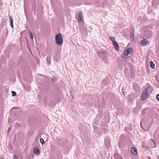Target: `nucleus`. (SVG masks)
Segmentation results:
<instances>
[{
  "instance_id": "obj_1",
  "label": "nucleus",
  "mask_w": 159,
  "mask_h": 159,
  "mask_svg": "<svg viewBox=\"0 0 159 159\" xmlns=\"http://www.w3.org/2000/svg\"><path fill=\"white\" fill-rule=\"evenodd\" d=\"M56 43L57 45H61L63 43V38L61 33L55 35Z\"/></svg>"
},
{
  "instance_id": "obj_2",
  "label": "nucleus",
  "mask_w": 159,
  "mask_h": 159,
  "mask_svg": "<svg viewBox=\"0 0 159 159\" xmlns=\"http://www.w3.org/2000/svg\"><path fill=\"white\" fill-rule=\"evenodd\" d=\"M132 51L133 49L131 48H127V51L124 52V55L122 57L123 58V59H125L126 57H127L129 54H131Z\"/></svg>"
},
{
  "instance_id": "obj_3",
  "label": "nucleus",
  "mask_w": 159,
  "mask_h": 159,
  "mask_svg": "<svg viewBox=\"0 0 159 159\" xmlns=\"http://www.w3.org/2000/svg\"><path fill=\"white\" fill-rule=\"evenodd\" d=\"M148 91L146 89L144 91L141 97L142 100H145L148 96Z\"/></svg>"
},
{
  "instance_id": "obj_4",
  "label": "nucleus",
  "mask_w": 159,
  "mask_h": 159,
  "mask_svg": "<svg viewBox=\"0 0 159 159\" xmlns=\"http://www.w3.org/2000/svg\"><path fill=\"white\" fill-rule=\"evenodd\" d=\"M140 43L143 46L146 45L148 44V41L147 39H143L141 41Z\"/></svg>"
},
{
  "instance_id": "obj_5",
  "label": "nucleus",
  "mask_w": 159,
  "mask_h": 159,
  "mask_svg": "<svg viewBox=\"0 0 159 159\" xmlns=\"http://www.w3.org/2000/svg\"><path fill=\"white\" fill-rule=\"evenodd\" d=\"M113 45L115 47V49L117 51L119 50V46L118 43L116 42H113Z\"/></svg>"
},
{
  "instance_id": "obj_6",
  "label": "nucleus",
  "mask_w": 159,
  "mask_h": 159,
  "mask_svg": "<svg viewBox=\"0 0 159 159\" xmlns=\"http://www.w3.org/2000/svg\"><path fill=\"white\" fill-rule=\"evenodd\" d=\"M78 20L80 22H81L82 21L83 15L81 12H80L78 15Z\"/></svg>"
},
{
  "instance_id": "obj_7",
  "label": "nucleus",
  "mask_w": 159,
  "mask_h": 159,
  "mask_svg": "<svg viewBox=\"0 0 159 159\" xmlns=\"http://www.w3.org/2000/svg\"><path fill=\"white\" fill-rule=\"evenodd\" d=\"M107 53V52L105 50H102V51H97V54L98 55H100L101 54H106Z\"/></svg>"
},
{
  "instance_id": "obj_8",
  "label": "nucleus",
  "mask_w": 159,
  "mask_h": 159,
  "mask_svg": "<svg viewBox=\"0 0 159 159\" xmlns=\"http://www.w3.org/2000/svg\"><path fill=\"white\" fill-rule=\"evenodd\" d=\"M132 152L135 155H137V149L135 148L134 147H132L131 148V149Z\"/></svg>"
},
{
  "instance_id": "obj_9",
  "label": "nucleus",
  "mask_w": 159,
  "mask_h": 159,
  "mask_svg": "<svg viewBox=\"0 0 159 159\" xmlns=\"http://www.w3.org/2000/svg\"><path fill=\"white\" fill-rule=\"evenodd\" d=\"M33 152L35 154L37 155H39V150L38 148H35L34 149Z\"/></svg>"
},
{
  "instance_id": "obj_10",
  "label": "nucleus",
  "mask_w": 159,
  "mask_h": 159,
  "mask_svg": "<svg viewBox=\"0 0 159 159\" xmlns=\"http://www.w3.org/2000/svg\"><path fill=\"white\" fill-rule=\"evenodd\" d=\"M109 39L113 42H113H116L115 41V39L114 37L110 36L109 37Z\"/></svg>"
},
{
  "instance_id": "obj_11",
  "label": "nucleus",
  "mask_w": 159,
  "mask_h": 159,
  "mask_svg": "<svg viewBox=\"0 0 159 159\" xmlns=\"http://www.w3.org/2000/svg\"><path fill=\"white\" fill-rule=\"evenodd\" d=\"M150 66L152 68H154L155 67V64L152 61H151L150 62Z\"/></svg>"
},
{
  "instance_id": "obj_12",
  "label": "nucleus",
  "mask_w": 159,
  "mask_h": 159,
  "mask_svg": "<svg viewBox=\"0 0 159 159\" xmlns=\"http://www.w3.org/2000/svg\"><path fill=\"white\" fill-rule=\"evenodd\" d=\"M29 34L30 38L32 39H33L34 37L32 33H31V30H29Z\"/></svg>"
},
{
  "instance_id": "obj_13",
  "label": "nucleus",
  "mask_w": 159,
  "mask_h": 159,
  "mask_svg": "<svg viewBox=\"0 0 159 159\" xmlns=\"http://www.w3.org/2000/svg\"><path fill=\"white\" fill-rule=\"evenodd\" d=\"M130 37L131 39L134 40V35L133 33H132L130 35Z\"/></svg>"
},
{
  "instance_id": "obj_14",
  "label": "nucleus",
  "mask_w": 159,
  "mask_h": 159,
  "mask_svg": "<svg viewBox=\"0 0 159 159\" xmlns=\"http://www.w3.org/2000/svg\"><path fill=\"white\" fill-rule=\"evenodd\" d=\"M12 95L13 96H16V92L15 91H11Z\"/></svg>"
},
{
  "instance_id": "obj_15",
  "label": "nucleus",
  "mask_w": 159,
  "mask_h": 159,
  "mask_svg": "<svg viewBox=\"0 0 159 159\" xmlns=\"http://www.w3.org/2000/svg\"><path fill=\"white\" fill-rule=\"evenodd\" d=\"M40 142H41V143L43 144H44V140L42 138H40Z\"/></svg>"
},
{
  "instance_id": "obj_16",
  "label": "nucleus",
  "mask_w": 159,
  "mask_h": 159,
  "mask_svg": "<svg viewBox=\"0 0 159 159\" xmlns=\"http://www.w3.org/2000/svg\"><path fill=\"white\" fill-rule=\"evenodd\" d=\"M9 20H10V24L11 23H13V19L10 16L9 17Z\"/></svg>"
},
{
  "instance_id": "obj_17",
  "label": "nucleus",
  "mask_w": 159,
  "mask_h": 159,
  "mask_svg": "<svg viewBox=\"0 0 159 159\" xmlns=\"http://www.w3.org/2000/svg\"><path fill=\"white\" fill-rule=\"evenodd\" d=\"M17 156L16 155H15L13 157V159H17Z\"/></svg>"
},
{
  "instance_id": "obj_18",
  "label": "nucleus",
  "mask_w": 159,
  "mask_h": 159,
  "mask_svg": "<svg viewBox=\"0 0 159 159\" xmlns=\"http://www.w3.org/2000/svg\"><path fill=\"white\" fill-rule=\"evenodd\" d=\"M157 99L159 101V94H157L156 96Z\"/></svg>"
},
{
  "instance_id": "obj_19",
  "label": "nucleus",
  "mask_w": 159,
  "mask_h": 159,
  "mask_svg": "<svg viewBox=\"0 0 159 159\" xmlns=\"http://www.w3.org/2000/svg\"><path fill=\"white\" fill-rule=\"evenodd\" d=\"M10 25L11 27L13 28V23H11L10 24Z\"/></svg>"
},
{
  "instance_id": "obj_20",
  "label": "nucleus",
  "mask_w": 159,
  "mask_h": 159,
  "mask_svg": "<svg viewBox=\"0 0 159 159\" xmlns=\"http://www.w3.org/2000/svg\"><path fill=\"white\" fill-rule=\"evenodd\" d=\"M123 89H122V93H123V94L124 95H125V93H124V91H123Z\"/></svg>"
},
{
  "instance_id": "obj_21",
  "label": "nucleus",
  "mask_w": 159,
  "mask_h": 159,
  "mask_svg": "<svg viewBox=\"0 0 159 159\" xmlns=\"http://www.w3.org/2000/svg\"><path fill=\"white\" fill-rule=\"evenodd\" d=\"M142 122H143V120L141 122V127H142Z\"/></svg>"
}]
</instances>
